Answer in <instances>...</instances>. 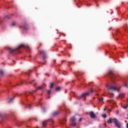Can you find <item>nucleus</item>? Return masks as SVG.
I'll return each instance as SVG.
<instances>
[{
  "label": "nucleus",
  "mask_w": 128,
  "mask_h": 128,
  "mask_svg": "<svg viewBox=\"0 0 128 128\" xmlns=\"http://www.w3.org/2000/svg\"><path fill=\"white\" fill-rule=\"evenodd\" d=\"M106 88H108V90L110 94V96L112 98L114 97V94L113 93H110V92H114V90H117L118 92H120V86H114V84H109L106 86Z\"/></svg>",
  "instance_id": "f257e3e1"
},
{
  "label": "nucleus",
  "mask_w": 128,
  "mask_h": 128,
  "mask_svg": "<svg viewBox=\"0 0 128 128\" xmlns=\"http://www.w3.org/2000/svg\"><path fill=\"white\" fill-rule=\"evenodd\" d=\"M112 122H114L116 128H120V122H118V120H116V118H110L108 121V123L112 124Z\"/></svg>",
  "instance_id": "f03ea898"
},
{
  "label": "nucleus",
  "mask_w": 128,
  "mask_h": 128,
  "mask_svg": "<svg viewBox=\"0 0 128 128\" xmlns=\"http://www.w3.org/2000/svg\"><path fill=\"white\" fill-rule=\"evenodd\" d=\"M92 92H94V90L92 89H91L90 92H87L86 93L82 94L79 96V99L82 98H84V100H86V96H90V94H92Z\"/></svg>",
  "instance_id": "7ed1b4c3"
},
{
  "label": "nucleus",
  "mask_w": 128,
  "mask_h": 128,
  "mask_svg": "<svg viewBox=\"0 0 128 128\" xmlns=\"http://www.w3.org/2000/svg\"><path fill=\"white\" fill-rule=\"evenodd\" d=\"M71 126H76V118L74 117H72L71 118Z\"/></svg>",
  "instance_id": "20e7f679"
},
{
  "label": "nucleus",
  "mask_w": 128,
  "mask_h": 128,
  "mask_svg": "<svg viewBox=\"0 0 128 128\" xmlns=\"http://www.w3.org/2000/svg\"><path fill=\"white\" fill-rule=\"evenodd\" d=\"M20 28H24V30H28L30 29V27L28 24H24L23 26H20Z\"/></svg>",
  "instance_id": "39448f33"
},
{
  "label": "nucleus",
  "mask_w": 128,
  "mask_h": 128,
  "mask_svg": "<svg viewBox=\"0 0 128 128\" xmlns=\"http://www.w3.org/2000/svg\"><path fill=\"white\" fill-rule=\"evenodd\" d=\"M18 48H27V50H30V47L24 44H21L18 46Z\"/></svg>",
  "instance_id": "423d86ee"
},
{
  "label": "nucleus",
  "mask_w": 128,
  "mask_h": 128,
  "mask_svg": "<svg viewBox=\"0 0 128 128\" xmlns=\"http://www.w3.org/2000/svg\"><path fill=\"white\" fill-rule=\"evenodd\" d=\"M91 118H96V114H94V112H90L89 114Z\"/></svg>",
  "instance_id": "0eeeda50"
},
{
  "label": "nucleus",
  "mask_w": 128,
  "mask_h": 128,
  "mask_svg": "<svg viewBox=\"0 0 128 128\" xmlns=\"http://www.w3.org/2000/svg\"><path fill=\"white\" fill-rule=\"evenodd\" d=\"M16 49L12 48H8V50L10 54H12L16 50Z\"/></svg>",
  "instance_id": "6e6552de"
},
{
  "label": "nucleus",
  "mask_w": 128,
  "mask_h": 128,
  "mask_svg": "<svg viewBox=\"0 0 128 128\" xmlns=\"http://www.w3.org/2000/svg\"><path fill=\"white\" fill-rule=\"evenodd\" d=\"M108 76H111V78H112V76H114V72L112 70H110L108 73Z\"/></svg>",
  "instance_id": "1a4fd4ad"
},
{
  "label": "nucleus",
  "mask_w": 128,
  "mask_h": 128,
  "mask_svg": "<svg viewBox=\"0 0 128 128\" xmlns=\"http://www.w3.org/2000/svg\"><path fill=\"white\" fill-rule=\"evenodd\" d=\"M47 124H48V120H44L42 122L43 126H46L47 125Z\"/></svg>",
  "instance_id": "9d476101"
},
{
  "label": "nucleus",
  "mask_w": 128,
  "mask_h": 128,
  "mask_svg": "<svg viewBox=\"0 0 128 128\" xmlns=\"http://www.w3.org/2000/svg\"><path fill=\"white\" fill-rule=\"evenodd\" d=\"M41 54H42L43 56V58H44H44H46V52H44V51H42Z\"/></svg>",
  "instance_id": "9b49d317"
},
{
  "label": "nucleus",
  "mask_w": 128,
  "mask_h": 128,
  "mask_svg": "<svg viewBox=\"0 0 128 128\" xmlns=\"http://www.w3.org/2000/svg\"><path fill=\"white\" fill-rule=\"evenodd\" d=\"M0 116L2 118H6V114L0 113Z\"/></svg>",
  "instance_id": "f8f14e48"
},
{
  "label": "nucleus",
  "mask_w": 128,
  "mask_h": 128,
  "mask_svg": "<svg viewBox=\"0 0 128 128\" xmlns=\"http://www.w3.org/2000/svg\"><path fill=\"white\" fill-rule=\"evenodd\" d=\"M60 112L59 111L54 112L53 113V116H58V114H60Z\"/></svg>",
  "instance_id": "ddd939ff"
},
{
  "label": "nucleus",
  "mask_w": 128,
  "mask_h": 128,
  "mask_svg": "<svg viewBox=\"0 0 128 128\" xmlns=\"http://www.w3.org/2000/svg\"><path fill=\"white\" fill-rule=\"evenodd\" d=\"M42 88H44L42 86H40L35 91L36 92V90H42Z\"/></svg>",
  "instance_id": "4468645a"
},
{
  "label": "nucleus",
  "mask_w": 128,
  "mask_h": 128,
  "mask_svg": "<svg viewBox=\"0 0 128 128\" xmlns=\"http://www.w3.org/2000/svg\"><path fill=\"white\" fill-rule=\"evenodd\" d=\"M124 94H119V98H124Z\"/></svg>",
  "instance_id": "2eb2a0df"
},
{
  "label": "nucleus",
  "mask_w": 128,
  "mask_h": 128,
  "mask_svg": "<svg viewBox=\"0 0 128 128\" xmlns=\"http://www.w3.org/2000/svg\"><path fill=\"white\" fill-rule=\"evenodd\" d=\"M98 100L100 102H104V98H98Z\"/></svg>",
  "instance_id": "dca6fc26"
},
{
  "label": "nucleus",
  "mask_w": 128,
  "mask_h": 128,
  "mask_svg": "<svg viewBox=\"0 0 128 128\" xmlns=\"http://www.w3.org/2000/svg\"><path fill=\"white\" fill-rule=\"evenodd\" d=\"M123 86L125 88H128V84H126V82H124Z\"/></svg>",
  "instance_id": "f3484780"
},
{
  "label": "nucleus",
  "mask_w": 128,
  "mask_h": 128,
  "mask_svg": "<svg viewBox=\"0 0 128 128\" xmlns=\"http://www.w3.org/2000/svg\"><path fill=\"white\" fill-rule=\"evenodd\" d=\"M54 88V83H51L50 84V88Z\"/></svg>",
  "instance_id": "a211bd4d"
},
{
  "label": "nucleus",
  "mask_w": 128,
  "mask_h": 128,
  "mask_svg": "<svg viewBox=\"0 0 128 128\" xmlns=\"http://www.w3.org/2000/svg\"><path fill=\"white\" fill-rule=\"evenodd\" d=\"M14 100V98H10L9 100L8 101V102H12Z\"/></svg>",
  "instance_id": "6ab92c4d"
},
{
  "label": "nucleus",
  "mask_w": 128,
  "mask_h": 128,
  "mask_svg": "<svg viewBox=\"0 0 128 128\" xmlns=\"http://www.w3.org/2000/svg\"><path fill=\"white\" fill-rule=\"evenodd\" d=\"M56 90L58 91L60 90V87H57L56 88Z\"/></svg>",
  "instance_id": "aec40b11"
},
{
  "label": "nucleus",
  "mask_w": 128,
  "mask_h": 128,
  "mask_svg": "<svg viewBox=\"0 0 128 128\" xmlns=\"http://www.w3.org/2000/svg\"><path fill=\"white\" fill-rule=\"evenodd\" d=\"M28 108H29V109L32 108V105L28 104Z\"/></svg>",
  "instance_id": "412c9836"
},
{
  "label": "nucleus",
  "mask_w": 128,
  "mask_h": 128,
  "mask_svg": "<svg viewBox=\"0 0 128 128\" xmlns=\"http://www.w3.org/2000/svg\"><path fill=\"white\" fill-rule=\"evenodd\" d=\"M102 116H103L104 118H106V114H104L102 115Z\"/></svg>",
  "instance_id": "4be33fe9"
},
{
  "label": "nucleus",
  "mask_w": 128,
  "mask_h": 128,
  "mask_svg": "<svg viewBox=\"0 0 128 128\" xmlns=\"http://www.w3.org/2000/svg\"><path fill=\"white\" fill-rule=\"evenodd\" d=\"M30 84H36V82H34V81L32 82H30Z\"/></svg>",
  "instance_id": "5701e85b"
},
{
  "label": "nucleus",
  "mask_w": 128,
  "mask_h": 128,
  "mask_svg": "<svg viewBox=\"0 0 128 128\" xmlns=\"http://www.w3.org/2000/svg\"><path fill=\"white\" fill-rule=\"evenodd\" d=\"M47 92H48V94H50V90H48L47 91Z\"/></svg>",
  "instance_id": "b1692460"
},
{
  "label": "nucleus",
  "mask_w": 128,
  "mask_h": 128,
  "mask_svg": "<svg viewBox=\"0 0 128 128\" xmlns=\"http://www.w3.org/2000/svg\"><path fill=\"white\" fill-rule=\"evenodd\" d=\"M0 74H2V75L4 74V72L2 70H0Z\"/></svg>",
  "instance_id": "393cba45"
},
{
  "label": "nucleus",
  "mask_w": 128,
  "mask_h": 128,
  "mask_svg": "<svg viewBox=\"0 0 128 128\" xmlns=\"http://www.w3.org/2000/svg\"><path fill=\"white\" fill-rule=\"evenodd\" d=\"M16 24V22H14V23H12V24H11V26H14Z\"/></svg>",
  "instance_id": "a878e982"
},
{
  "label": "nucleus",
  "mask_w": 128,
  "mask_h": 128,
  "mask_svg": "<svg viewBox=\"0 0 128 128\" xmlns=\"http://www.w3.org/2000/svg\"><path fill=\"white\" fill-rule=\"evenodd\" d=\"M128 106L126 105V106H125L124 107V108L126 109V108H128Z\"/></svg>",
  "instance_id": "bb28decb"
},
{
  "label": "nucleus",
  "mask_w": 128,
  "mask_h": 128,
  "mask_svg": "<svg viewBox=\"0 0 128 128\" xmlns=\"http://www.w3.org/2000/svg\"><path fill=\"white\" fill-rule=\"evenodd\" d=\"M48 120L49 122H53L52 120V119H49Z\"/></svg>",
  "instance_id": "cd10ccee"
},
{
  "label": "nucleus",
  "mask_w": 128,
  "mask_h": 128,
  "mask_svg": "<svg viewBox=\"0 0 128 128\" xmlns=\"http://www.w3.org/2000/svg\"><path fill=\"white\" fill-rule=\"evenodd\" d=\"M82 118H80L79 119V122H82Z\"/></svg>",
  "instance_id": "c85d7f7f"
},
{
  "label": "nucleus",
  "mask_w": 128,
  "mask_h": 128,
  "mask_svg": "<svg viewBox=\"0 0 128 128\" xmlns=\"http://www.w3.org/2000/svg\"><path fill=\"white\" fill-rule=\"evenodd\" d=\"M5 18H9V17H8V16H6Z\"/></svg>",
  "instance_id": "c756f323"
},
{
  "label": "nucleus",
  "mask_w": 128,
  "mask_h": 128,
  "mask_svg": "<svg viewBox=\"0 0 128 128\" xmlns=\"http://www.w3.org/2000/svg\"><path fill=\"white\" fill-rule=\"evenodd\" d=\"M35 90H32V92H30V94H32V92H34Z\"/></svg>",
  "instance_id": "7c9ffc66"
},
{
  "label": "nucleus",
  "mask_w": 128,
  "mask_h": 128,
  "mask_svg": "<svg viewBox=\"0 0 128 128\" xmlns=\"http://www.w3.org/2000/svg\"><path fill=\"white\" fill-rule=\"evenodd\" d=\"M116 114H118V110H117V111L116 112Z\"/></svg>",
  "instance_id": "2f4dec72"
},
{
  "label": "nucleus",
  "mask_w": 128,
  "mask_h": 128,
  "mask_svg": "<svg viewBox=\"0 0 128 128\" xmlns=\"http://www.w3.org/2000/svg\"><path fill=\"white\" fill-rule=\"evenodd\" d=\"M126 128H128V123L126 124Z\"/></svg>",
  "instance_id": "473e14b6"
},
{
  "label": "nucleus",
  "mask_w": 128,
  "mask_h": 128,
  "mask_svg": "<svg viewBox=\"0 0 128 128\" xmlns=\"http://www.w3.org/2000/svg\"><path fill=\"white\" fill-rule=\"evenodd\" d=\"M96 6H98V4H97Z\"/></svg>",
  "instance_id": "72a5a7b5"
},
{
  "label": "nucleus",
  "mask_w": 128,
  "mask_h": 128,
  "mask_svg": "<svg viewBox=\"0 0 128 128\" xmlns=\"http://www.w3.org/2000/svg\"><path fill=\"white\" fill-rule=\"evenodd\" d=\"M126 26H128V24H126Z\"/></svg>",
  "instance_id": "f704fd0d"
},
{
  "label": "nucleus",
  "mask_w": 128,
  "mask_h": 128,
  "mask_svg": "<svg viewBox=\"0 0 128 128\" xmlns=\"http://www.w3.org/2000/svg\"><path fill=\"white\" fill-rule=\"evenodd\" d=\"M104 110H106V108L104 109Z\"/></svg>",
  "instance_id": "c9c22d12"
},
{
  "label": "nucleus",
  "mask_w": 128,
  "mask_h": 128,
  "mask_svg": "<svg viewBox=\"0 0 128 128\" xmlns=\"http://www.w3.org/2000/svg\"><path fill=\"white\" fill-rule=\"evenodd\" d=\"M22 82H21V84H22Z\"/></svg>",
  "instance_id": "e433bc0d"
},
{
  "label": "nucleus",
  "mask_w": 128,
  "mask_h": 128,
  "mask_svg": "<svg viewBox=\"0 0 128 128\" xmlns=\"http://www.w3.org/2000/svg\"><path fill=\"white\" fill-rule=\"evenodd\" d=\"M66 122V120H65Z\"/></svg>",
  "instance_id": "4c0bfd02"
},
{
  "label": "nucleus",
  "mask_w": 128,
  "mask_h": 128,
  "mask_svg": "<svg viewBox=\"0 0 128 128\" xmlns=\"http://www.w3.org/2000/svg\"><path fill=\"white\" fill-rule=\"evenodd\" d=\"M21 84H19L20 86Z\"/></svg>",
  "instance_id": "58836bf2"
}]
</instances>
